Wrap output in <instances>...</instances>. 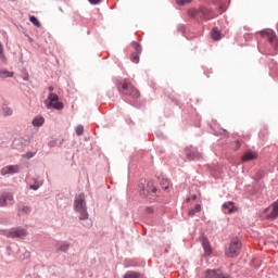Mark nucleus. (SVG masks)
<instances>
[{"label": "nucleus", "instance_id": "obj_1", "mask_svg": "<svg viewBox=\"0 0 278 278\" xmlns=\"http://www.w3.org/2000/svg\"><path fill=\"white\" fill-rule=\"evenodd\" d=\"M261 38L263 40H267L268 45H270L271 49L269 50L270 55L278 54V39L277 35L273 31V29H264L260 33Z\"/></svg>", "mask_w": 278, "mask_h": 278}, {"label": "nucleus", "instance_id": "obj_2", "mask_svg": "<svg viewBox=\"0 0 278 278\" xmlns=\"http://www.w3.org/2000/svg\"><path fill=\"white\" fill-rule=\"evenodd\" d=\"M74 207L77 214H79L80 220H88V208L86 207V194L79 193L78 195H76Z\"/></svg>", "mask_w": 278, "mask_h": 278}, {"label": "nucleus", "instance_id": "obj_3", "mask_svg": "<svg viewBox=\"0 0 278 278\" xmlns=\"http://www.w3.org/2000/svg\"><path fill=\"white\" fill-rule=\"evenodd\" d=\"M117 89L122 94H127L128 97H135L138 99L140 97V91L129 83V80L124 79L121 83H117Z\"/></svg>", "mask_w": 278, "mask_h": 278}, {"label": "nucleus", "instance_id": "obj_4", "mask_svg": "<svg viewBox=\"0 0 278 278\" xmlns=\"http://www.w3.org/2000/svg\"><path fill=\"white\" fill-rule=\"evenodd\" d=\"M241 249L242 242L240 241V239H232L225 250V255L227 257H238V255H240Z\"/></svg>", "mask_w": 278, "mask_h": 278}, {"label": "nucleus", "instance_id": "obj_5", "mask_svg": "<svg viewBox=\"0 0 278 278\" xmlns=\"http://www.w3.org/2000/svg\"><path fill=\"white\" fill-rule=\"evenodd\" d=\"M45 104L47 110H64V103L60 101V97L56 93H50Z\"/></svg>", "mask_w": 278, "mask_h": 278}, {"label": "nucleus", "instance_id": "obj_6", "mask_svg": "<svg viewBox=\"0 0 278 278\" xmlns=\"http://www.w3.org/2000/svg\"><path fill=\"white\" fill-rule=\"evenodd\" d=\"M186 159L189 162H192L194 160H201L203 157V154L197 150V148L190 146L185 149Z\"/></svg>", "mask_w": 278, "mask_h": 278}, {"label": "nucleus", "instance_id": "obj_7", "mask_svg": "<svg viewBox=\"0 0 278 278\" xmlns=\"http://www.w3.org/2000/svg\"><path fill=\"white\" fill-rule=\"evenodd\" d=\"M131 47L135 52L130 54V62L138 64L140 62V53H142V48L136 41L131 43Z\"/></svg>", "mask_w": 278, "mask_h": 278}, {"label": "nucleus", "instance_id": "obj_8", "mask_svg": "<svg viewBox=\"0 0 278 278\" xmlns=\"http://www.w3.org/2000/svg\"><path fill=\"white\" fill-rule=\"evenodd\" d=\"M7 238H25L27 236V230L23 228H12L7 233H4Z\"/></svg>", "mask_w": 278, "mask_h": 278}, {"label": "nucleus", "instance_id": "obj_9", "mask_svg": "<svg viewBox=\"0 0 278 278\" xmlns=\"http://www.w3.org/2000/svg\"><path fill=\"white\" fill-rule=\"evenodd\" d=\"M192 16H200L201 18H214V14L207 8H200L199 11H192Z\"/></svg>", "mask_w": 278, "mask_h": 278}, {"label": "nucleus", "instance_id": "obj_10", "mask_svg": "<svg viewBox=\"0 0 278 278\" xmlns=\"http://www.w3.org/2000/svg\"><path fill=\"white\" fill-rule=\"evenodd\" d=\"M205 278H229V276L220 269H208L205 273Z\"/></svg>", "mask_w": 278, "mask_h": 278}, {"label": "nucleus", "instance_id": "obj_11", "mask_svg": "<svg viewBox=\"0 0 278 278\" xmlns=\"http://www.w3.org/2000/svg\"><path fill=\"white\" fill-rule=\"evenodd\" d=\"M21 170V167L18 165H9L1 169V175H14Z\"/></svg>", "mask_w": 278, "mask_h": 278}, {"label": "nucleus", "instance_id": "obj_12", "mask_svg": "<svg viewBox=\"0 0 278 278\" xmlns=\"http://www.w3.org/2000/svg\"><path fill=\"white\" fill-rule=\"evenodd\" d=\"M242 162H251L257 160V152L248 151L241 156Z\"/></svg>", "mask_w": 278, "mask_h": 278}, {"label": "nucleus", "instance_id": "obj_13", "mask_svg": "<svg viewBox=\"0 0 278 278\" xmlns=\"http://www.w3.org/2000/svg\"><path fill=\"white\" fill-rule=\"evenodd\" d=\"M14 197L12 193H3L0 197V207H5L8 205V201H12Z\"/></svg>", "mask_w": 278, "mask_h": 278}, {"label": "nucleus", "instance_id": "obj_14", "mask_svg": "<svg viewBox=\"0 0 278 278\" xmlns=\"http://www.w3.org/2000/svg\"><path fill=\"white\" fill-rule=\"evenodd\" d=\"M202 247L204 249L205 255H212V245L210 244V241L207 239H202Z\"/></svg>", "mask_w": 278, "mask_h": 278}, {"label": "nucleus", "instance_id": "obj_15", "mask_svg": "<svg viewBox=\"0 0 278 278\" xmlns=\"http://www.w3.org/2000/svg\"><path fill=\"white\" fill-rule=\"evenodd\" d=\"M224 210H227V214H233V212H236L238 208H236V206H233V202H226L223 205Z\"/></svg>", "mask_w": 278, "mask_h": 278}, {"label": "nucleus", "instance_id": "obj_16", "mask_svg": "<svg viewBox=\"0 0 278 278\" xmlns=\"http://www.w3.org/2000/svg\"><path fill=\"white\" fill-rule=\"evenodd\" d=\"M45 125V117L37 116L33 119V126L34 127H42Z\"/></svg>", "mask_w": 278, "mask_h": 278}, {"label": "nucleus", "instance_id": "obj_17", "mask_svg": "<svg viewBox=\"0 0 278 278\" xmlns=\"http://www.w3.org/2000/svg\"><path fill=\"white\" fill-rule=\"evenodd\" d=\"M7 77H14V73L8 70H0V79H7Z\"/></svg>", "mask_w": 278, "mask_h": 278}, {"label": "nucleus", "instance_id": "obj_18", "mask_svg": "<svg viewBox=\"0 0 278 278\" xmlns=\"http://www.w3.org/2000/svg\"><path fill=\"white\" fill-rule=\"evenodd\" d=\"M278 216V201L273 204V211L268 215V218H277Z\"/></svg>", "mask_w": 278, "mask_h": 278}, {"label": "nucleus", "instance_id": "obj_19", "mask_svg": "<svg viewBox=\"0 0 278 278\" xmlns=\"http://www.w3.org/2000/svg\"><path fill=\"white\" fill-rule=\"evenodd\" d=\"M213 40H220V30L218 28H213L212 34H211Z\"/></svg>", "mask_w": 278, "mask_h": 278}, {"label": "nucleus", "instance_id": "obj_20", "mask_svg": "<svg viewBox=\"0 0 278 278\" xmlns=\"http://www.w3.org/2000/svg\"><path fill=\"white\" fill-rule=\"evenodd\" d=\"M161 187L163 190H168L170 188V180L169 179H162L161 180Z\"/></svg>", "mask_w": 278, "mask_h": 278}, {"label": "nucleus", "instance_id": "obj_21", "mask_svg": "<svg viewBox=\"0 0 278 278\" xmlns=\"http://www.w3.org/2000/svg\"><path fill=\"white\" fill-rule=\"evenodd\" d=\"M29 21L30 23H33V25H35V27H41L42 25L40 24V21H38V18L34 15L29 16Z\"/></svg>", "mask_w": 278, "mask_h": 278}, {"label": "nucleus", "instance_id": "obj_22", "mask_svg": "<svg viewBox=\"0 0 278 278\" xmlns=\"http://www.w3.org/2000/svg\"><path fill=\"white\" fill-rule=\"evenodd\" d=\"M198 212H201V204H197L194 208L189 210V216H194Z\"/></svg>", "mask_w": 278, "mask_h": 278}, {"label": "nucleus", "instance_id": "obj_23", "mask_svg": "<svg viewBox=\"0 0 278 278\" xmlns=\"http://www.w3.org/2000/svg\"><path fill=\"white\" fill-rule=\"evenodd\" d=\"M59 251H63V253H66V251H68L70 245L68 243H62L58 247Z\"/></svg>", "mask_w": 278, "mask_h": 278}, {"label": "nucleus", "instance_id": "obj_24", "mask_svg": "<svg viewBox=\"0 0 278 278\" xmlns=\"http://www.w3.org/2000/svg\"><path fill=\"white\" fill-rule=\"evenodd\" d=\"M2 114H3V116H12L13 111L10 108H4V109H2Z\"/></svg>", "mask_w": 278, "mask_h": 278}, {"label": "nucleus", "instance_id": "obj_25", "mask_svg": "<svg viewBox=\"0 0 278 278\" xmlns=\"http://www.w3.org/2000/svg\"><path fill=\"white\" fill-rule=\"evenodd\" d=\"M147 192H152V194H155V192H157V189L155 188V186H153V184H148Z\"/></svg>", "mask_w": 278, "mask_h": 278}, {"label": "nucleus", "instance_id": "obj_26", "mask_svg": "<svg viewBox=\"0 0 278 278\" xmlns=\"http://www.w3.org/2000/svg\"><path fill=\"white\" fill-rule=\"evenodd\" d=\"M76 134H77V136H84V126L78 125L76 127Z\"/></svg>", "mask_w": 278, "mask_h": 278}, {"label": "nucleus", "instance_id": "obj_27", "mask_svg": "<svg viewBox=\"0 0 278 278\" xmlns=\"http://www.w3.org/2000/svg\"><path fill=\"white\" fill-rule=\"evenodd\" d=\"M124 278H140V274L129 273L126 274Z\"/></svg>", "mask_w": 278, "mask_h": 278}, {"label": "nucleus", "instance_id": "obj_28", "mask_svg": "<svg viewBox=\"0 0 278 278\" xmlns=\"http://www.w3.org/2000/svg\"><path fill=\"white\" fill-rule=\"evenodd\" d=\"M178 5H186L188 3H192V0H176Z\"/></svg>", "mask_w": 278, "mask_h": 278}, {"label": "nucleus", "instance_id": "obj_29", "mask_svg": "<svg viewBox=\"0 0 278 278\" xmlns=\"http://www.w3.org/2000/svg\"><path fill=\"white\" fill-rule=\"evenodd\" d=\"M89 3H91V5H99V3L101 2V0H88Z\"/></svg>", "mask_w": 278, "mask_h": 278}, {"label": "nucleus", "instance_id": "obj_30", "mask_svg": "<svg viewBox=\"0 0 278 278\" xmlns=\"http://www.w3.org/2000/svg\"><path fill=\"white\" fill-rule=\"evenodd\" d=\"M146 211L148 212V214H153V212H155V210L153 208V206H148L146 208Z\"/></svg>", "mask_w": 278, "mask_h": 278}, {"label": "nucleus", "instance_id": "obj_31", "mask_svg": "<svg viewBox=\"0 0 278 278\" xmlns=\"http://www.w3.org/2000/svg\"><path fill=\"white\" fill-rule=\"evenodd\" d=\"M0 58H4L3 55V45L0 42Z\"/></svg>", "mask_w": 278, "mask_h": 278}, {"label": "nucleus", "instance_id": "obj_32", "mask_svg": "<svg viewBox=\"0 0 278 278\" xmlns=\"http://www.w3.org/2000/svg\"><path fill=\"white\" fill-rule=\"evenodd\" d=\"M235 144H236V149H240V141H236Z\"/></svg>", "mask_w": 278, "mask_h": 278}, {"label": "nucleus", "instance_id": "obj_33", "mask_svg": "<svg viewBox=\"0 0 278 278\" xmlns=\"http://www.w3.org/2000/svg\"><path fill=\"white\" fill-rule=\"evenodd\" d=\"M30 189H31V190H38V186L33 185V186H30Z\"/></svg>", "mask_w": 278, "mask_h": 278}, {"label": "nucleus", "instance_id": "obj_34", "mask_svg": "<svg viewBox=\"0 0 278 278\" xmlns=\"http://www.w3.org/2000/svg\"><path fill=\"white\" fill-rule=\"evenodd\" d=\"M23 212H25L27 214V212H29V207H24Z\"/></svg>", "mask_w": 278, "mask_h": 278}, {"label": "nucleus", "instance_id": "obj_35", "mask_svg": "<svg viewBox=\"0 0 278 278\" xmlns=\"http://www.w3.org/2000/svg\"><path fill=\"white\" fill-rule=\"evenodd\" d=\"M49 92H53V87L48 88Z\"/></svg>", "mask_w": 278, "mask_h": 278}, {"label": "nucleus", "instance_id": "obj_36", "mask_svg": "<svg viewBox=\"0 0 278 278\" xmlns=\"http://www.w3.org/2000/svg\"><path fill=\"white\" fill-rule=\"evenodd\" d=\"M192 200H193V201H197V195H192Z\"/></svg>", "mask_w": 278, "mask_h": 278}, {"label": "nucleus", "instance_id": "obj_37", "mask_svg": "<svg viewBox=\"0 0 278 278\" xmlns=\"http://www.w3.org/2000/svg\"><path fill=\"white\" fill-rule=\"evenodd\" d=\"M90 225H91L90 223H89V224H87V227H90Z\"/></svg>", "mask_w": 278, "mask_h": 278}]
</instances>
